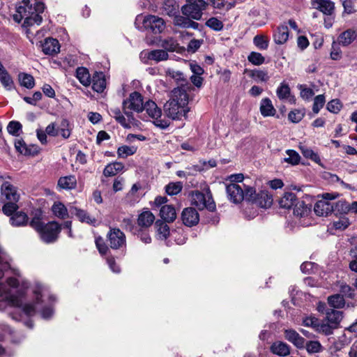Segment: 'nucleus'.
Returning a JSON list of instances; mask_svg holds the SVG:
<instances>
[{"mask_svg":"<svg viewBox=\"0 0 357 357\" xmlns=\"http://www.w3.org/2000/svg\"><path fill=\"white\" fill-rule=\"evenodd\" d=\"M14 274L17 278L10 277L6 280L7 284L11 289H8L5 284L0 283V303L2 302L5 305L13 307H22L23 312L26 315L32 316L39 308V305H42L43 302L42 298L45 296V291L42 287H38L34 290L36 302L34 303L23 305L21 299L22 292L17 289L20 284L23 289H26L28 287V283L21 278V275L18 270H14Z\"/></svg>","mask_w":357,"mask_h":357,"instance_id":"1","label":"nucleus"},{"mask_svg":"<svg viewBox=\"0 0 357 357\" xmlns=\"http://www.w3.org/2000/svg\"><path fill=\"white\" fill-rule=\"evenodd\" d=\"M188 95L186 91L181 87L174 89L172 96L164 105L165 114L173 120H181L185 117L190 109L188 107Z\"/></svg>","mask_w":357,"mask_h":357,"instance_id":"2","label":"nucleus"},{"mask_svg":"<svg viewBox=\"0 0 357 357\" xmlns=\"http://www.w3.org/2000/svg\"><path fill=\"white\" fill-rule=\"evenodd\" d=\"M207 6L208 3L204 0H186L181 10L183 15L195 20H199Z\"/></svg>","mask_w":357,"mask_h":357,"instance_id":"3","label":"nucleus"},{"mask_svg":"<svg viewBox=\"0 0 357 357\" xmlns=\"http://www.w3.org/2000/svg\"><path fill=\"white\" fill-rule=\"evenodd\" d=\"M142 95L137 91L131 93L129 98L123 102V109L128 120L132 119V111L140 112L144 110Z\"/></svg>","mask_w":357,"mask_h":357,"instance_id":"4","label":"nucleus"},{"mask_svg":"<svg viewBox=\"0 0 357 357\" xmlns=\"http://www.w3.org/2000/svg\"><path fill=\"white\" fill-rule=\"evenodd\" d=\"M191 203L199 210L206 208L210 211H214L216 208L215 204L210 191H208L206 194L199 191L193 192L192 193Z\"/></svg>","mask_w":357,"mask_h":357,"instance_id":"5","label":"nucleus"},{"mask_svg":"<svg viewBox=\"0 0 357 357\" xmlns=\"http://www.w3.org/2000/svg\"><path fill=\"white\" fill-rule=\"evenodd\" d=\"M61 227L56 222H50L45 225L38 231L41 240L46 243H52L56 241Z\"/></svg>","mask_w":357,"mask_h":357,"instance_id":"6","label":"nucleus"},{"mask_svg":"<svg viewBox=\"0 0 357 357\" xmlns=\"http://www.w3.org/2000/svg\"><path fill=\"white\" fill-rule=\"evenodd\" d=\"M107 241L109 247L114 250H119L126 246L125 234L119 228H110L107 234Z\"/></svg>","mask_w":357,"mask_h":357,"instance_id":"7","label":"nucleus"},{"mask_svg":"<svg viewBox=\"0 0 357 357\" xmlns=\"http://www.w3.org/2000/svg\"><path fill=\"white\" fill-rule=\"evenodd\" d=\"M143 26L146 30L157 34L162 33L166 27L164 20L156 15H147L143 19Z\"/></svg>","mask_w":357,"mask_h":357,"instance_id":"8","label":"nucleus"},{"mask_svg":"<svg viewBox=\"0 0 357 357\" xmlns=\"http://www.w3.org/2000/svg\"><path fill=\"white\" fill-rule=\"evenodd\" d=\"M228 199L234 204L241 203L244 199V190L238 183H230L226 186Z\"/></svg>","mask_w":357,"mask_h":357,"instance_id":"9","label":"nucleus"},{"mask_svg":"<svg viewBox=\"0 0 357 357\" xmlns=\"http://www.w3.org/2000/svg\"><path fill=\"white\" fill-rule=\"evenodd\" d=\"M181 220L185 226L192 227L198 224L199 215L195 208L188 207L182 211Z\"/></svg>","mask_w":357,"mask_h":357,"instance_id":"10","label":"nucleus"},{"mask_svg":"<svg viewBox=\"0 0 357 357\" xmlns=\"http://www.w3.org/2000/svg\"><path fill=\"white\" fill-rule=\"evenodd\" d=\"M334 203L326 200H319L314 205V213L319 216H327L333 211Z\"/></svg>","mask_w":357,"mask_h":357,"instance_id":"11","label":"nucleus"},{"mask_svg":"<svg viewBox=\"0 0 357 357\" xmlns=\"http://www.w3.org/2000/svg\"><path fill=\"white\" fill-rule=\"evenodd\" d=\"M1 192L8 201L18 202L20 195L17 193L16 188L9 182H4L1 185Z\"/></svg>","mask_w":357,"mask_h":357,"instance_id":"12","label":"nucleus"},{"mask_svg":"<svg viewBox=\"0 0 357 357\" xmlns=\"http://www.w3.org/2000/svg\"><path fill=\"white\" fill-rule=\"evenodd\" d=\"M284 337L297 348L301 349L305 347V339L293 329L285 330Z\"/></svg>","mask_w":357,"mask_h":357,"instance_id":"13","label":"nucleus"},{"mask_svg":"<svg viewBox=\"0 0 357 357\" xmlns=\"http://www.w3.org/2000/svg\"><path fill=\"white\" fill-rule=\"evenodd\" d=\"M60 46L56 39L48 38H46L42 45L43 52L45 54H56L59 52Z\"/></svg>","mask_w":357,"mask_h":357,"instance_id":"14","label":"nucleus"},{"mask_svg":"<svg viewBox=\"0 0 357 357\" xmlns=\"http://www.w3.org/2000/svg\"><path fill=\"white\" fill-rule=\"evenodd\" d=\"M272 203V195H269L268 191L261 190L259 193H257L255 204H257L261 208H266L271 207Z\"/></svg>","mask_w":357,"mask_h":357,"instance_id":"15","label":"nucleus"},{"mask_svg":"<svg viewBox=\"0 0 357 357\" xmlns=\"http://www.w3.org/2000/svg\"><path fill=\"white\" fill-rule=\"evenodd\" d=\"M289 38V29L287 25L279 26L273 34V40L276 44L282 45Z\"/></svg>","mask_w":357,"mask_h":357,"instance_id":"16","label":"nucleus"},{"mask_svg":"<svg viewBox=\"0 0 357 357\" xmlns=\"http://www.w3.org/2000/svg\"><path fill=\"white\" fill-rule=\"evenodd\" d=\"M154 220V215L150 211H145L139 215L137 225L142 228L147 229L152 225Z\"/></svg>","mask_w":357,"mask_h":357,"instance_id":"17","label":"nucleus"},{"mask_svg":"<svg viewBox=\"0 0 357 357\" xmlns=\"http://www.w3.org/2000/svg\"><path fill=\"white\" fill-rule=\"evenodd\" d=\"M161 218L167 222H172L176 218L175 208L172 205H164L160 210Z\"/></svg>","mask_w":357,"mask_h":357,"instance_id":"18","label":"nucleus"},{"mask_svg":"<svg viewBox=\"0 0 357 357\" xmlns=\"http://www.w3.org/2000/svg\"><path fill=\"white\" fill-rule=\"evenodd\" d=\"M92 88L98 92L102 93L106 88V79L105 75L102 73H96L93 76Z\"/></svg>","mask_w":357,"mask_h":357,"instance_id":"19","label":"nucleus"},{"mask_svg":"<svg viewBox=\"0 0 357 357\" xmlns=\"http://www.w3.org/2000/svg\"><path fill=\"white\" fill-rule=\"evenodd\" d=\"M357 38V32L351 29L342 32L338 37V43L342 46H348Z\"/></svg>","mask_w":357,"mask_h":357,"instance_id":"20","label":"nucleus"},{"mask_svg":"<svg viewBox=\"0 0 357 357\" xmlns=\"http://www.w3.org/2000/svg\"><path fill=\"white\" fill-rule=\"evenodd\" d=\"M271 351L280 356H286L290 354L289 345L283 342L277 341L273 343L270 348Z\"/></svg>","mask_w":357,"mask_h":357,"instance_id":"21","label":"nucleus"},{"mask_svg":"<svg viewBox=\"0 0 357 357\" xmlns=\"http://www.w3.org/2000/svg\"><path fill=\"white\" fill-rule=\"evenodd\" d=\"M261 114L264 116H273L276 110L274 108L271 100L268 98H263L260 104Z\"/></svg>","mask_w":357,"mask_h":357,"instance_id":"22","label":"nucleus"},{"mask_svg":"<svg viewBox=\"0 0 357 357\" xmlns=\"http://www.w3.org/2000/svg\"><path fill=\"white\" fill-rule=\"evenodd\" d=\"M70 212L82 222H86L87 224L93 225H94L96 222V220L95 218L90 216L86 211L82 209H79L75 207L70 209Z\"/></svg>","mask_w":357,"mask_h":357,"instance_id":"23","label":"nucleus"},{"mask_svg":"<svg viewBox=\"0 0 357 357\" xmlns=\"http://www.w3.org/2000/svg\"><path fill=\"white\" fill-rule=\"evenodd\" d=\"M28 220V215L22 211L16 212L10 218V222L13 227L26 226Z\"/></svg>","mask_w":357,"mask_h":357,"instance_id":"24","label":"nucleus"},{"mask_svg":"<svg viewBox=\"0 0 357 357\" xmlns=\"http://www.w3.org/2000/svg\"><path fill=\"white\" fill-rule=\"evenodd\" d=\"M317 6L315 8L324 14L331 15L333 14L335 5L331 0H315Z\"/></svg>","mask_w":357,"mask_h":357,"instance_id":"25","label":"nucleus"},{"mask_svg":"<svg viewBox=\"0 0 357 357\" xmlns=\"http://www.w3.org/2000/svg\"><path fill=\"white\" fill-rule=\"evenodd\" d=\"M296 201L297 198L294 193L287 192L280 198L279 204L281 208L289 209L294 205Z\"/></svg>","mask_w":357,"mask_h":357,"instance_id":"26","label":"nucleus"},{"mask_svg":"<svg viewBox=\"0 0 357 357\" xmlns=\"http://www.w3.org/2000/svg\"><path fill=\"white\" fill-rule=\"evenodd\" d=\"M77 180L75 176L70 175L61 177L58 181V186L65 190H72L75 188Z\"/></svg>","mask_w":357,"mask_h":357,"instance_id":"27","label":"nucleus"},{"mask_svg":"<svg viewBox=\"0 0 357 357\" xmlns=\"http://www.w3.org/2000/svg\"><path fill=\"white\" fill-rule=\"evenodd\" d=\"M342 319V312L334 309H327L326 311V319L332 325L337 328L339 323Z\"/></svg>","mask_w":357,"mask_h":357,"instance_id":"28","label":"nucleus"},{"mask_svg":"<svg viewBox=\"0 0 357 357\" xmlns=\"http://www.w3.org/2000/svg\"><path fill=\"white\" fill-rule=\"evenodd\" d=\"M144 110H146L149 116L153 119H158L161 116V110L157 105L151 100H149L144 103Z\"/></svg>","mask_w":357,"mask_h":357,"instance_id":"29","label":"nucleus"},{"mask_svg":"<svg viewBox=\"0 0 357 357\" xmlns=\"http://www.w3.org/2000/svg\"><path fill=\"white\" fill-rule=\"evenodd\" d=\"M124 168V165L123 163L119 162H114L107 165L104 170L103 174L105 176H115L117 173L122 171Z\"/></svg>","mask_w":357,"mask_h":357,"instance_id":"30","label":"nucleus"},{"mask_svg":"<svg viewBox=\"0 0 357 357\" xmlns=\"http://www.w3.org/2000/svg\"><path fill=\"white\" fill-rule=\"evenodd\" d=\"M162 11L169 16H174L178 13V5L175 0H166L162 6Z\"/></svg>","mask_w":357,"mask_h":357,"instance_id":"31","label":"nucleus"},{"mask_svg":"<svg viewBox=\"0 0 357 357\" xmlns=\"http://www.w3.org/2000/svg\"><path fill=\"white\" fill-rule=\"evenodd\" d=\"M15 147L19 153L24 155H33L32 149H36L33 146H28L22 139H17L15 142Z\"/></svg>","mask_w":357,"mask_h":357,"instance_id":"32","label":"nucleus"},{"mask_svg":"<svg viewBox=\"0 0 357 357\" xmlns=\"http://www.w3.org/2000/svg\"><path fill=\"white\" fill-rule=\"evenodd\" d=\"M76 76L79 79L80 83H82L84 86H89L91 83L90 74L89 70L84 67H79L76 70Z\"/></svg>","mask_w":357,"mask_h":357,"instance_id":"33","label":"nucleus"},{"mask_svg":"<svg viewBox=\"0 0 357 357\" xmlns=\"http://www.w3.org/2000/svg\"><path fill=\"white\" fill-rule=\"evenodd\" d=\"M299 149L305 158L310 159L317 164H320L321 159L317 153L303 144L299 145Z\"/></svg>","mask_w":357,"mask_h":357,"instance_id":"34","label":"nucleus"},{"mask_svg":"<svg viewBox=\"0 0 357 357\" xmlns=\"http://www.w3.org/2000/svg\"><path fill=\"white\" fill-rule=\"evenodd\" d=\"M328 305L337 309H340L344 307L346 303L342 296L340 294H333L328 297Z\"/></svg>","mask_w":357,"mask_h":357,"instance_id":"35","label":"nucleus"},{"mask_svg":"<svg viewBox=\"0 0 357 357\" xmlns=\"http://www.w3.org/2000/svg\"><path fill=\"white\" fill-rule=\"evenodd\" d=\"M169 55L165 50H155L149 52L147 54V58L149 60H153L156 62L165 61L168 59Z\"/></svg>","mask_w":357,"mask_h":357,"instance_id":"36","label":"nucleus"},{"mask_svg":"<svg viewBox=\"0 0 357 357\" xmlns=\"http://www.w3.org/2000/svg\"><path fill=\"white\" fill-rule=\"evenodd\" d=\"M157 228V234L160 239H166L169 235V226L162 220H157L155 223Z\"/></svg>","mask_w":357,"mask_h":357,"instance_id":"37","label":"nucleus"},{"mask_svg":"<svg viewBox=\"0 0 357 357\" xmlns=\"http://www.w3.org/2000/svg\"><path fill=\"white\" fill-rule=\"evenodd\" d=\"M21 3L22 4L17 7V12L20 19L24 18L26 20L31 13L32 6L30 4L29 0H23Z\"/></svg>","mask_w":357,"mask_h":357,"instance_id":"38","label":"nucleus"},{"mask_svg":"<svg viewBox=\"0 0 357 357\" xmlns=\"http://www.w3.org/2000/svg\"><path fill=\"white\" fill-rule=\"evenodd\" d=\"M350 211L349 204L345 200H339L334 203L333 212L337 214L344 215Z\"/></svg>","mask_w":357,"mask_h":357,"instance_id":"39","label":"nucleus"},{"mask_svg":"<svg viewBox=\"0 0 357 357\" xmlns=\"http://www.w3.org/2000/svg\"><path fill=\"white\" fill-rule=\"evenodd\" d=\"M52 211L54 215L59 218L64 219L68 217V210L61 202H55L52 207Z\"/></svg>","mask_w":357,"mask_h":357,"instance_id":"40","label":"nucleus"},{"mask_svg":"<svg viewBox=\"0 0 357 357\" xmlns=\"http://www.w3.org/2000/svg\"><path fill=\"white\" fill-rule=\"evenodd\" d=\"M293 206H294V214L298 217L305 216L309 212V208L303 201H298L297 199Z\"/></svg>","mask_w":357,"mask_h":357,"instance_id":"41","label":"nucleus"},{"mask_svg":"<svg viewBox=\"0 0 357 357\" xmlns=\"http://www.w3.org/2000/svg\"><path fill=\"white\" fill-rule=\"evenodd\" d=\"M338 287L340 289V295L343 296V298L347 297L349 298H354L355 296V289L347 284L344 282H339Z\"/></svg>","mask_w":357,"mask_h":357,"instance_id":"42","label":"nucleus"},{"mask_svg":"<svg viewBox=\"0 0 357 357\" xmlns=\"http://www.w3.org/2000/svg\"><path fill=\"white\" fill-rule=\"evenodd\" d=\"M309 354H316L323 351L324 347L319 341L305 342V347Z\"/></svg>","mask_w":357,"mask_h":357,"instance_id":"43","label":"nucleus"},{"mask_svg":"<svg viewBox=\"0 0 357 357\" xmlns=\"http://www.w3.org/2000/svg\"><path fill=\"white\" fill-rule=\"evenodd\" d=\"M19 80L21 85L27 89H32L35 85L33 77L29 74L20 73Z\"/></svg>","mask_w":357,"mask_h":357,"instance_id":"44","label":"nucleus"},{"mask_svg":"<svg viewBox=\"0 0 357 357\" xmlns=\"http://www.w3.org/2000/svg\"><path fill=\"white\" fill-rule=\"evenodd\" d=\"M268 39L264 35H257L253 38V43L261 50H265L268 47Z\"/></svg>","mask_w":357,"mask_h":357,"instance_id":"45","label":"nucleus"},{"mask_svg":"<svg viewBox=\"0 0 357 357\" xmlns=\"http://www.w3.org/2000/svg\"><path fill=\"white\" fill-rule=\"evenodd\" d=\"M350 225V221L345 215L341 216L337 220L333 222V228L336 230H344Z\"/></svg>","mask_w":357,"mask_h":357,"instance_id":"46","label":"nucleus"},{"mask_svg":"<svg viewBox=\"0 0 357 357\" xmlns=\"http://www.w3.org/2000/svg\"><path fill=\"white\" fill-rule=\"evenodd\" d=\"M137 148L134 146H121L118 148L117 155L119 158H126L135 153Z\"/></svg>","mask_w":357,"mask_h":357,"instance_id":"47","label":"nucleus"},{"mask_svg":"<svg viewBox=\"0 0 357 357\" xmlns=\"http://www.w3.org/2000/svg\"><path fill=\"white\" fill-rule=\"evenodd\" d=\"M335 328H337V327L335 326V325H332L328 322L325 323L323 321L321 323H319L316 331L319 333H321L324 335H328L333 333V330Z\"/></svg>","mask_w":357,"mask_h":357,"instance_id":"48","label":"nucleus"},{"mask_svg":"<svg viewBox=\"0 0 357 357\" xmlns=\"http://www.w3.org/2000/svg\"><path fill=\"white\" fill-rule=\"evenodd\" d=\"M0 82L7 90L13 88V81L7 70L0 74Z\"/></svg>","mask_w":357,"mask_h":357,"instance_id":"49","label":"nucleus"},{"mask_svg":"<svg viewBox=\"0 0 357 357\" xmlns=\"http://www.w3.org/2000/svg\"><path fill=\"white\" fill-rule=\"evenodd\" d=\"M17 202L8 201L6 204H5L3 206V213L5 215L11 217L12 215L16 213L17 210L19 208V206L16 204Z\"/></svg>","mask_w":357,"mask_h":357,"instance_id":"50","label":"nucleus"},{"mask_svg":"<svg viewBox=\"0 0 357 357\" xmlns=\"http://www.w3.org/2000/svg\"><path fill=\"white\" fill-rule=\"evenodd\" d=\"M290 92L291 90L289 85L284 82L281 83L276 91L278 97L281 100L287 98L290 95Z\"/></svg>","mask_w":357,"mask_h":357,"instance_id":"51","label":"nucleus"},{"mask_svg":"<svg viewBox=\"0 0 357 357\" xmlns=\"http://www.w3.org/2000/svg\"><path fill=\"white\" fill-rule=\"evenodd\" d=\"M288 158H285L284 161L293 165H297L300 162L301 157L299 154L294 150L289 149L286 151Z\"/></svg>","mask_w":357,"mask_h":357,"instance_id":"52","label":"nucleus"},{"mask_svg":"<svg viewBox=\"0 0 357 357\" xmlns=\"http://www.w3.org/2000/svg\"><path fill=\"white\" fill-rule=\"evenodd\" d=\"M248 60L253 65L259 66L264 63L265 58L261 53L252 52L248 55Z\"/></svg>","mask_w":357,"mask_h":357,"instance_id":"53","label":"nucleus"},{"mask_svg":"<svg viewBox=\"0 0 357 357\" xmlns=\"http://www.w3.org/2000/svg\"><path fill=\"white\" fill-rule=\"evenodd\" d=\"M183 185L181 182L170 183L166 186L165 190L168 195H175L181 191Z\"/></svg>","mask_w":357,"mask_h":357,"instance_id":"54","label":"nucleus"},{"mask_svg":"<svg viewBox=\"0 0 357 357\" xmlns=\"http://www.w3.org/2000/svg\"><path fill=\"white\" fill-rule=\"evenodd\" d=\"M134 234L137 236V237L140 239V241L146 244L150 243L151 242V238L148 232L147 229L140 228L139 229H136L134 231Z\"/></svg>","mask_w":357,"mask_h":357,"instance_id":"55","label":"nucleus"},{"mask_svg":"<svg viewBox=\"0 0 357 357\" xmlns=\"http://www.w3.org/2000/svg\"><path fill=\"white\" fill-rule=\"evenodd\" d=\"M59 130V134L61 135V136L63 139H68L70 135V130L69 128V122L66 119H63L61 122L60 127L58 128Z\"/></svg>","mask_w":357,"mask_h":357,"instance_id":"56","label":"nucleus"},{"mask_svg":"<svg viewBox=\"0 0 357 357\" xmlns=\"http://www.w3.org/2000/svg\"><path fill=\"white\" fill-rule=\"evenodd\" d=\"M22 127V124L19 121H12L8 123L7 130L10 135L18 136Z\"/></svg>","mask_w":357,"mask_h":357,"instance_id":"57","label":"nucleus"},{"mask_svg":"<svg viewBox=\"0 0 357 357\" xmlns=\"http://www.w3.org/2000/svg\"><path fill=\"white\" fill-rule=\"evenodd\" d=\"M206 25L216 31H221L223 29V23L216 17L209 18L206 21Z\"/></svg>","mask_w":357,"mask_h":357,"instance_id":"58","label":"nucleus"},{"mask_svg":"<svg viewBox=\"0 0 357 357\" xmlns=\"http://www.w3.org/2000/svg\"><path fill=\"white\" fill-rule=\"evenodd\" d=\"M174 24L176 26L182 27V28H188V25L189 23L190 19L191 17H188L186 16H181L180 15H175L174 16Z\"/></svg>","mask_w":357,"mask_h":357,"instance_id":"59","label":"nucleus"},{"mask_svg":"<svg viewBox=\"0 0 357 357\" xmlns=\"http://www.w3.org/2000/svg\"><path fill=\"white\" fill-rule=\"evenodd\" d=\"M243 187H245L244 190V199L249 202H252V203H255V199L257 198V194L256 193V191L255 188L250 186H245V185L243 184Z\"/></svg>","mask_w":357,"mask_h":357,"instance_id":"60","label":"nucleus"},{"mask_svg":"<svg viewBox=\"0 0 357 357\" xmlns=\"http://www.w3.org/2000/svg\"><path fill=\"white\" fill-rule=\"evenodd\" d=\"M326 100L324 95L317 96L314 99L312 110L314 113L317 114L320 109L324 107Z\"/></svg>","mask_w":357,"mask_h":357,"instance_id":"61","label":"nucleus"},{"mask_svg":"<svg viewBox=\"0 0 357 357\" xmlns=\"http://www.w3.org/2000/svg\"><path fill=\"white\" fill-rule=\"evenodd\" d=\"M161 46L167 51L174 52L176 50L178 43L174 38H169L162 41Z\"/></svg>","mask_w":357,"mask_h":357,"instance_id":"62","label":"nucleus"},{"mask_svg":"<svg viewBox=\"0 0 357 357\" xmlns=\"http://www.w3.org/2000/svg\"><path fill=\"white\" fill-rule=\"evenodd\" d=\"M305 113L299 109H294L289 113L288 119L292 123H298L304 117Z\"/></svg>","mask_w":357,"mask_h":357,"instance_id":"63","label":"nucleus"},{"mask_svg":"<svg viewBox=\"0 0 357 357\" xmlns=\"http://www.w3.org/2000/svg\"><path fill=\"white\" fill-rule=\"evenodd\" d=\"M251 76L255 79L261 82H266L269 79L267 72L261 70H252Z\"/></svg>","mask_w":357,"mask_h":357,"instance_id":"64","label":"nucleus"}]
</instances>
